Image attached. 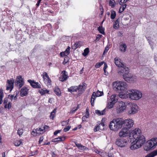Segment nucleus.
Returning a JSON list of instances; mask_svg holds the SVG:
<instances>
[{
  "label": "nucleus",
  "instance_id": "aec40b11",
  "mask_svg": "<svg viewBox=\"0 0 157 157\" xmlns=\"http://www.w3.org/2000/svg\"><path fill=\"white\" fill-rule=\"evenodd\" d=\"M118 96L115 94H113L111 96L109 100L115 103L118 101Z\"/></svg>",
  "mask_w": 157,
  "mask_h": 157
},
{
  "label": "nucleus",
  "instance_id": "774afa93",
  "mask_svg": "<svg viewBox=\"0 0 157 157\" xmlns=\"http://www.w3.org/2000/svg\"><path fill=\"white\" fill-rule=\"evenodd\" d=\"M108 66L106 63H104L103 70H105L107 68Z\"/></svg>",
  "mask_w": 157,
  "mask_h": 157
},
{
  "label": "nucleus",
  "instance_id": "49530a36",
  "mask_svg": "<svg viewBox=\"0 0 157 157\" xmlns=\"http://www.w3.org/2000/svg\"><path fill=\"white\" fill-rule=\"evenodd\" d=\"M79 108V106L78 105L76 108H74L72 109V110L71 111V113H74Z\"/></svg>",
  "mask_w": 157,
  "mask_h": 157
},
{
  "label": "nucleus",
  "instance_id": "bf43d9fd",
  "mask_svg": "<svg viewBox=\"0 0 157 157\" xmlns=\"http://www.w3.org/2000/svg\"><path fill=\"white\" fill-rule=\"evenodd\" d=\"M101 36H102L101 35H99V34L96 37V40H99Z\"/></svg>",
  "mask_w": 157,
  "mask_h": 157
},
{
  "label": "nucleus",
  "instance_id": "423d86ee",
  "mask_svg": "<svg viewBox=\"0 0 157 157\" xmlns=\"http://www.w3.org/2000/svg\"><path fill=\"white\" fill-rule=\"evenodd\" d=\"M157 145V138H153L145 143L144 149L146 151H148L154 149Z\"/></svg>",
  "mask_w": 157,
  "mask_h": 157
},
{
  "label": "nucleus",
  "instance_id": "3c124183",
  "mask_svg": "<svg viewBox=\"0 0 157 157\" xmlns=\"http://www.w3.org/2000/svg\"><path fill=\"white\" fill-rule=\"evenodd\" d=\"M108 155L109 157H114V155L111 152H109Z\"/></svg>",
  "mask_w": 157,
  "mask_h": 157
},
{
  "label": "nucleus",
  "instance_id": "7c9ffc66",
  "mask_svg": "<svg viewBox=\"0 0 157 157\" xmlns=\"http://www.w3.org/2000/svg\"><path fill=\"white\" fill-rule=\"evenodd\" d=\"M116 5V2L114 0H110L109 2V5L111 8H114Z\"/></svg>",
  "mask_w": 157,
  "mask_h": 157
},
{
  "label": "nucleus",
  "instance_id": "dca6fc26",
  "mask_svg": "<svg viewBox=\"0 0 157 157\" xmlns=\"http://www.w3.org/2000/svg\"><path fill=\"white\" fill-rule=\"evenodd\" d=\"M28 82L30 84V85L33 88H41V85L38 82H35L34 80H32L29 79L28 80Z\"/></svg>",
  "mask_w": 157,
  "mask_h": 157
},
{
  "label": "nucleus",
  "instance_id": "c756f323",
  "mask_svg": "<svg viewBox=\"0 0 157 157\" xmlns=\"http://www.w3.org/2000/svg\"><path fill=\"white\" fill-rule=\"evenodd\" d=\"M56 109H54L53 111L51 113L50 117L51 119L53 120L55 116L56 113Z\"/></svg>",
  "mask_w": 157,
  "mask_h": 157
},
{
  "label": "nucleus",
  "instance_id": "864d4df0",
  "mask_svg": "<svg viewBox=\"0 0 157 157\" xmlns=\"http://www.w3.org/2000/svg\"><path fill=\"white\" fill-rule=\"evenodd\" d=\"M99 128H98V127L97 125L96 126H95L94 128V130L95 132H97L99 130Z\"/></svg>",
  "mask_w": 157,
  "mask_h": 157
},
{
  "label": "nucleus",
  "instance_id": "7ed1b4c3",
  "mask_svg": "<svg viewBox=\"0 0 157 157\" xmlns=\"http://www.w3.org/2000/svg\"><path fill=\"white\" fill-rule=\"evenodd\" d=\"M122 118H117L111 121L109 125L110 129L112 131H117L122 127Z\"/></svg>",
  "mask_w": 157,
  "mask_h": 157
},
{
  "label": "nucleus",
  "instance_id": "5701e85b",
  "mask_svg": "<svg viewBox=\"0 0 157 157\" xmlns=\"http://www.w3.org/2000/svg\"><path fill=\"white\" fill-rule=\"evenodd\" d=\"M127 46L125 44L123 43L120 45L119 48L120 51L123 52H124L126 51Z\"/></svg>",
  "mask_w": 157,
  "mask_h": 157
},
{
  "label": "nucleus",
  "instance_id": "9d476101",
  "mask_svg": "<svg viewBox=\"0 0 157 157\" xmlns=\"http://www.w3.org/2000/svg\"><path fill=\"white\" fill-rule=\"evenodd\" d=\"M125 103L122 101H119L118 104L116 108V110L117 113L122 112L126 108Z\"/></svg>",
  "mask_w": 157,
  "mask_h": 157
},
{
  "label": "nucleus",
  "instance_id": "4c0bfd02",
  "mask_svg": "<svg viewBox=\"0 0 157 157\" xmlns=\"http://www.w3.org/2000/svg\"><path fill=\"white\" fill-rule=\"evenodd\" d=\"M98 128H99L100 130H103L104 129V126H105V124L103 123H101L99 124L98 125Z\"/></svg>",
  "mask_w": 157,
  "mask_h": 157
},
{
  "label": "nucleus",
  "instance_id": "a18cd8bd",
  "mask_svg": "<svg viewBox=\"0 0 157 157\" xmlns=\"http://www.w3.org/2000/svg\"><path fill=\"white\" fill-rule=\"evenodd\" d=\"M80 45V44L79 42H76L75 44V48H73V47L72 48L74 49H75L76 48H78Z\"/></svg>",
  "mask_w": 157,
  "mask_h": 157
},
{
  "label": "nucleus",
  "instance_id": "338daca9",
  "mask_svg": "<svg viewBox=\"0 0 157 157\" xmlns=\"http://www.w3.org/2000/svg\"><path fill=\"white\" fill-rule=\"evenodd\" d=\"M49 127L47 125H45V126H44L43 127V128H44V131H45L46 129H47L49 128Z\"/></svg>",
  "mask_w": 157,
  "mask_h": 157
},
{
  "label": "nucleus",
  "instance_id": "1a4fd4ad",
  "mask_svg": "<svg viewBox=\"0 0 157 157\" xmlns=\"http://www.w3.org/2000/svg\"><path fill=\"white\" fill-rule=\"evenodd\" d=\"M123 122L122 126L125 128L129 129L131 128L134 124L133 121L130 119H128L124 120L122 119Z\"/></svg>",
  "mask_w": 157,
  "mask_h": 157
},
{
  "label": "nucleus",
  "instance_id": "20e7f679",
  "mask_svg": "<svg viewBox=\"0 0 157 157\" xmlns=\"http://www.w3.org/2000/svg\"><path fill=\"white\" fill-rule=\"evenodd\" d=\"M120 75H123V78L125 81L128 82H131L134 81L136 78L132 75L129 73V69L127 67H125L123 69L122 72L118 73Z\"/></svg>",
  "mask_w": 157,
  "mask_h": 157
},
{
  "label": "nucleus",
  "instance_id": "e433bc0d",
  "mask_svg": "<svg viewBox=\"0 0 157 157\" xmlns=\"http://www.w3.org/2000/svg\"><path fill=\"white\" fill-rule=\"evenodd\" d=\"M70 48V47L69 46H68L66 49L65 51L64 52L65 53L66 56H67L69 54Z\"/></svg>",
  "mask_w": 157,
  "mask_h": 157
},
{
  "label": "nucleus",
  "instance_id": "c9c22d12",
  "mask_svg": "<svg viewBox=\"0 0 157 157\" xmlns=\"http://www.w3.org/2000/svg\"><path fill=\"white\" fill-rule=\"evenodd\" d=\"M116 13L115 11L113 10H111V19H114L116 16Z\"/></svg>",
  "mask_w": 157,
  "mask_h": 157
},
{
  "label": "nucleus",
  "instance_id": "f704fd0d",
  "mask_svg": "<svg viewBox=\"0 0 157 157\" xmlns=\"http://www.w3.org/2000/svg\"><path fill=\"white\" fill-rule=\"evenodd\" d=\"M98 31H99L100 33H101L102 34H105V32H104L105 29H104V28L102 27V26H99V27H98Z\"/></svg>",
  "mask_w": 157,
  "mask_h": 157
},
{
  "label": "nucleus",
  "instance_id": "603ef678",
  "mask_svg": "<svg viewBox=\"0 0 157 157\" xmlns=\"http://www.w3.org/2000/svg\"><path fill=\"white\" fill-rule=\"evenodd\" d=\"M35 131H36V133L37 134V135H39L41 134H42V133H41V132H40L37 128L36 129H35Z\"/></svg>",
  "mask_w": 157,
  "mask_h": 157
},
{
  "label": "nucleus",
  "instance_id": "79ce46f5",
  "mask_svg": "<svg viewBox=\"0 0 157 157\" xmlns=\"http://www.w3.org/2000/svg\"><path fill=\"white\" fill-rule=\"evenodd\" d=\"M17 133L19 136H21L23 133V129L21 128L19 129L17 131Z\"/></svg>",
  "mask_w": 157,
  "mask_h": 157
},
{
  "label": "nucleus",
  "instance_id": "13d9d810",
  "mask_svg": "<svg viewBox=\"0 0 157 157\" xmlns=\"http://www.w3.org/2000/svg\"><path fill=\"white\" fill-rule=\"evenodd\" d=\"M44 139V138L43 136H41L40 137L39 141V142L40 144L42 142Z\"/></svg>",
  "mask_w": 157,
  "mask_h": 157
},
{
  "label": "nucleus",
  "instance_id": "4be33fe9",
  "mask_svg": "<svg viewBox=\"0 0 157 157\" xmlns=\"http://www.w3.org/2000/svg\"><path fill=\"white\" fill-rule=\"evenodd\" d=\"M55 94L58 96H60L61 94L60 90L58 86L55 87L53 89Z\"/></svg>",
  "mask_w": 157,
  "mask_h": 157
},
{
  "label": "nucleus",
  "instance_id": "f8f14e48",
  "mask_svg": "<svg viewBox=\"0 0 157 157\" xmlns=\"http://www.w3.org/2000/svg\"><path fill=\"white\" fill-rule=\"evenodd\" d=\"M131 134L130 133L128 129L124 128H122L119 133V136L120 137H126L127 136L130 137ZM129 137V139L130 138Z\"/></svg>",
  "mask_w": 157,
  "mask_h": 157
},
{
  "label": "nucleus",
  "instance_id": "6ab92c4d",
  "mask_svg": "<svg viewBox=\"0 0 157 157\" xmlns=\"http://www.w3.org/2000/svg\"><path fill=\"white\" fill-rule=\"evenodd\" d=\"M29 89L27 87L24 86L20 90V95L22 97L26 96L28 93Z\"/></svg>",
  "mask_w": 157,
  "mask_h": 157
},
{
  "label": "nucleus",
  "instance_id": "37998d69",
  "mask_svg": "<svg viewBox=\"0 0 157 157\" xmlns=\"http://www.w3.org/2000/svg\"><path fill=\"white\" fill-rule=\"evenodd\" d=\"M69 58L68 57L65 56L64 58V61L63 62V64H65L68 61Z\"/></svg>",
  "mask_w": 157,
  "mask_h": 157
},
{
  "label": "nucleus",
  "instance_id": "4d7b16f0",
  "mask_svg": "<svg viewBox=\"0 0 157 157\" xmlns=\"http://www.w3.org/2000/svg\"><path fill=\"white\" fill-rule=\"evenodd\" d=\"M109 49V47H106L105 48L103 53V55H105V53H107Z\"/></svg>",
  "mask_w": 157,
  "mask_h": 157
},
{
  "label": "nucleus",
  "instance_id": "0e129e2a",
  "mask_svg": "<svg viewBox=\"0 0 157 157\" xmlns=\"http://www.w3.org/2000/svg\"><path fill=\"white\" fill-rule=\"evenodd\" d=\"M38 129L40 132H41V133H42L45 132L44 130V128H37Z\"/></svg>",
  "mask_w": 157,
  "mask_h": 157
},
{
  "label": "nucleus",
  "instance_id": "bb28decb",
  "mask_svg": "<svg viewBox=\"0 0 157 157\" xmlns=\"http://www.w3.org/2000/svg\"><path fill=\"white\" fill-rule=\"evenodd\" d=\"M120 21L119 18L117 19L114 22L113 25V28L116 29H117L119 27V22Z\"/></svg>",
  "mask_w": 157,
  "mask_h": 157
},
{
  "label": "nucleus",
  "instance_id": "ea45409f",
  "mask_svg": "<svg viewBox=\"0 0 157 157\" xmlns=\"http://www.w3.org/2000/svg\"><path fill=\"white\" fill-rule=\"evenodd\" d=\"M89 49L88 48H86L84 50V53H83V55L84 56H86L87 55L89 52Z\"/></svg>",
  "mask_w": 157,
  "mask_h": 157
},
{
  "label": "nucleus",
  "instance_id": "0eeeda50",
  "mask_svg": "<svg viewBox=\"0 0 157 157\" xmlns=\"http://www.w3.org/2000/svg\"><path fill=\"white\" fill-rule=\"evenodd\" d=\"M129 98L132 100H138L142 97L141 91L136 90H128Z\"/></svg>",
  "mask_w": 157,
  "mask_h": 157
},
{
  "label": "nucleus",
  "instance_id": "c03bdc74",
  "mask_svg": "<svg viewBox=\"0 0 157 157\" xmlns=\"http://www.w3.org/2000/svg\"><path fill=\"white\" fill-rule=\"evenodd\" d=\"M42 76L43 79L46 78H49V76L48 75L47 73L45 72H44L43 73Z\"/></svg>",
  "mask_w": 157,
  "mask_h": 157
},
{
  "label": "nucleus",
  "instance_id": "39448f33",
  "mask_svg": "<svg viewBox=\"0 0 157 157\" xmlns=\"http://www.w3.org/2000/svg\"><path fill=\"white\" fill-rule=\"evenodd\" d=\"M114 89L117 90L119 93L125 91L127 89L128 86L126 82L122 81H117L113 84Z\"/></svg>",
  "mask_w": 157,
  "mask_h": 157
},
{
  "label": "nucleus",
  "instance_id": "680f3d73",
  "mask_svg": "<svg viewBox=\"0 0 157 157\" xmlns=\"http://www.w3.org/2000/svg\"><path fill=\"white\" fill-rule=\"evenodd\" d=\"M61 131V130L56 131L54 133V135H56L58 133H59Z\"/></svg>",
  "mask_w": 157,
  "mask_h": 157
},
{
  "label": "nucleus",
  "instance_id": "2f4dec72",
  "mask_svg": "<svg viewBox=\"0 0 157 157\" xmlns=\"http://www.w3.org/2000/svg\"><path fill=\"white\" fill-rule=\"evenodd\" d=\"M22 143L21 140H16L14 141V144L16 146H19Z\"/></svg>",
  "mask_w": 157,
  "mask_h": 157
},
{
  "label": "nucleus",
  "instance_id": "f3484780",
  "mask_svg": "<svg viewBox=\"0 0 157 157\" xmlns=\"http://www.w3.org/2000/svg\"><path fill=\"white\" fill-rule=\"evenodd\" d=\"M24 83L23 79L21 76H18L17 78L16 85L19 88L22 87Z\"/></svg>",
  "mask_w": 157,
  "mask_h": 157
},
{
  "label": "nucleus",
  "instance_id": "f257e3e1",
  "mask_svg": "<svg viewBox=\"0 0 157 157\" xmlns=\"http://www.w3.org/2000/svg\"><path fill=\"white\" fill-rule=\"evenodd\" d=\"M141 131L139 128H136L132 132L130 137V141H128L133 143L136 142L142 146L146 141L145 138L141 133Z\"/></svg>",
  "mask_w": 157,
  "mask_h": 157
},
{
  "label": "nucleus",
  "instance_id": "8fccbe9b",
  "mask_svg": "<svg viewBox=\"0 0 157 157\" xmlns=\"http://www.w3.org/2000/svg\"><path fill=\"white\" fill-rule=\"evenodd\" d=\"M87 149V148L86 147L82 145L79 149L83 150H85Z\"/></svg>",
  "mask_w": 157,
  "mask_h": 157
},
{
  "label": "nucleus",
  "instance_id": "c85d7f7f",
  "mask_svg": "<svg viewBox=\"0 0 157 157\" xmlns=\"http://www.w3.org/2000/svg\"><path fill=\"white\" fill-rule=\"evenodd\" d=\"M115 104V103L113 102H112L111 101L108 100L106 107L109 109H111L113 107Z\"/></svg>",
  "mask_w": 157,
  "mask_h": 157
},
{
  "label": "nucleus",
  "instance_id": "412c9836",
  "mask_svg": "<svg viewBox=\"0 0 157 157\" xmlns=\"http://www.w3.org/2000/svg\"><path fill=\"white\" fill-rule=\"evenodd\" d=\"M131 143L132 144H133L131 145L130 147V148L132 150H134L137 149L141 147V145L137 144V142H134L133 143Z\"/></svg>",
  "mask_w": 157,
  "mask_h": 157
},
{
  "label": "nucleus",
  "instance_id": "4468645a",
  "mask_svg": "<svg viewBox=\"0 0 157 157\" xmlns=\"http://www.w3.org/2000/svg\"><path fill=\"white\" fill-rule=\"evenodd\" d=\"M127 143V140L124 139H117L116 141V144L121 147H124Z\"/></svg>",
  "mask_w": 157,
  "mask_h": 157
},
{
  "label": "nucleus",
  "instance_id": "72a5a7b5",
  "mask_svg": "<svg viewBox=\"0 0 157 157\" xmlns=\"http://www.w3.org/2000/svg\"><path fill=\"white\" fill-rule=\"evenodd\" d=\"M43 79L44 82L47 85H51V80L49 78H44Z\"/></svg>",
  "mask_w": 157,
  "mask_h": 157
},
{
  "label": "nucleus",
  "instance_id": "9b49d317",
  "mask_svg": "<svg viewBox=\"0 0 157 157\" xmlns=\"http://www.w3.org/2000/svg\"><path fill=\"white\" fill-rule=\"evenodd\" d=\"M103 94V93L101 91L98 90L96 93L94 92L92 95L90 102L91 105L92 106H94V102L96 98L99 96H101Z\"/></svg>",
  "mask_w": 157,
  "mask_h": 157
},
{
  "label": "nucleus",
  "instance_id": "6e6d98bb",
  "mask_svg": "<svg viewBox=\"0 0 157 157\" xmlns=\"http://www.w3.org/2000/svg\"><path fill=\"white\" fill-rule=\"evenodd\" d=\"M32 135L34 136H37V133H36V131L33 130L32 132Z\"/></svg>",
  "mask_w": 157,
  "mask_h": 157
},
{
  "label": "nucleus",
  "instance_id": "ddd939ff",
  "mask_svg": "<svg viewBox=\"0 0 157 157\" xmlns=\"http://www.w3.org/2000/svg\"><path fill=\"white\" fill-rule=\"evenodd\" d=\"M14 82V80L13 78H11L9 79H8L6 81V90H10V91L12 90L13 88Z\"/></svg>",
  "mask_w": 157,
  "mask_h": 157
},
{
  "label": "nucleus",
  "instance_id": "09e8293b",
  "mask_svg": "<svg viewBox=\"0 0 157 157\" xmlns=\"http://www.w3.org/2000/svg\"><path fill=\"white\" fill-rule=\"evenodd\" d=\"M71 126H67V127L63 129V131L64 132H66L68 131H69L71 128Z\"/></svg>",
  "mask_w": 157,
  "mask_h": 157
},
{
  "label": "nucleus",
  "instance_id": "b1692460",
  "mask_svg": "<svg viewBox=\"0 0 157 157\" xmlns=\"http://www.w3.org/2000/svg\"><path fill=\"white\" fill-rule=\"evenodd\" d=\"M65 139V137L63 136H60L58 138H56L52 140V141L54 142H58L59 141H63Z\"/></svg>",
  "mask_w": 157,
  "mask_h": 157
},
{
  "label": "nucleus",
  "instance_id": "f03ea898",
  "mask_svg": "<svg viewBox=\"0 0 157 157\" xmlns=\"http://www.w3.org/2000/svg\"><path fill=\"white\" fill-rule=\"evenodd\" d=\"M86 88V84L82 83V85L80 84L78 86H72L68 88V91L71 94L75 92H78L77 96L80 95Z\"/></svg>",
  "mask_w": 157,
  "mask_h": 157
},
{
  "label": "nucleus",
  "instance_id": "de8ad7c7",
  "mask_svg": "<svg viewBox=\"0 0 157 157\" xmlns=\"http://www.w3.org/2000/svg\"><path fill=\"white\" fill-rule=\"evenodd\" d=\"M4 107L6 108L9 109L11 107V104L9 102L8 104L5 105Z\"/></svg>",
  "mask_w": 157,
  "mask_h": 157
},
{
  "label": "nucleus",
  "instance_id": "a211bd4d",
  "mask_svg": "<svg viewBox=\"0 0 157 157\" xmlns=\"http://www.w3.org/2000/svg\"><path fill=\"white\" fill-rule=\"evenodd\" d=\"M62 75L59 78V80L61 82H64L67 80L68 77L67 73L65 71H62Z\"/></svg>",
  "mask_w": 157,
  "mask_h": 157
},
{
  "label": "nucleus",
  "instance_id": "473e14b6",
  "mask_svg": "<svg viewBox=\"0 0 157 157\" xmlns=\"http://www.w3.org/2000/svg\"><path fill=\"white\" fill-rule=\"evenodd\" d=\"M126 4H124L122 6L120 7L119 10V13H121L126 8Z\"/></svg>",
  "mask_w": 157,
  "mask_h": 157
},
{
  "label": "nucleus",
  "instance_id": "a19ab883",
  "mask_svg": "<svg viewBox=\"0 0 157 157\" xmlns=\"http://www.w3.org/2000/svg\"><path fill=\"white\" fill-rule=\"evenodd\" d=\"M104 63V62H101L100 63H97L95 65V67L97 68H99Z\"/></svg>",
  "mask_w": 157,
  "mask_h": 157
},
{
  "label": "nucleus",
  "instance_id": "e2e57ef3",
  "mask_svg": "<svg viewBox=\"0 0 157 157\" xmlns=\"http://www.w3.org/2000/svg\"><path fill=\"white\" fill-rule=\"evenodd\" d=\"M11 98L12 99H13L14 100H16L17 99V94L15 96H14L13 95H12L11 96Z\"/></svg>",
  "mask_w": 157,
  "mask_h": 157
},
{
  "label": "nucleus",
  "instance_id": "a878e982",
  "mask_svg": "<svg viewBox=\"0 0 157 157\" xmlns=\"http://www.w3.org/2000/svg\"><path fill=\"white\" fill-rule=\"evenodd\" d=\"M157 155V149L153 151L151 153L147 154L145 157H154Z\"/></svg>",
  "mask_w": 157,
  "mask_h": 157
},
{
  "label": "nucleus",
  "instance_id": "393cba45",
  "mask_svg": "<svg viewBox=\"0 0 157 157\" xmlns=\"http://www.w3.org/2000/svg\"><path fill=\"white\" fill-rule=\"evenodd\" d=\"M128 90L126 93H124V92L122 93H120V94L119 95V96L121 98H126L128 97H129L128 93Z\"/></svg>",
  "mask_w": 157,
  "mask_h": 157
},
{
  "label": "nucleus",
  "instance_id": "6e6552de",
  "mask_svg": "<svg viewBox=\"0 0 157 157\" xmlns=\"http://www.w3.org/2000/svg\"><path fill=\"white\" fill-rule=\"evenodd\" d=\"M114 63L116 65L119 67L117 70L118 73L122 72L123 69L125 67H127L125 65L121 62V60L118 57H116L115 58Z\"/></svg>",
  "mask_w": 157,
  "mask_h": 157
},
{
  "label": "nucleus",
  "instance_id": "2eb2a0df",
  "mask_svg": "<svg viewBox=\"0 0 157 157\" xmlns=\"http://www.w3.org/2000/svg\"><path fill=\"white\" fill-rule=\"evenodd\" d=\"M130 109L128 112V114H134L138 111V106L135 104H132L130 105Z\"/></svg>",
  "mask_w": 157,
  "mask_h": 157
},
{
  "label": "nucleus",
  "instance_id": "58836bf2",
  "mask_svg": "<svg viewBox=\"0 0 157 157\" xmlns=\"http://www.w3.org/2000/svg\"><path fill=\"white\" fill-rule=\"evenodd\" d=\"M3 97V94L2 90H0V104L2 103V98Z\"/></svg>",
  "mask_w": 157,
  "mask_h": 157
},
{
  "label": "nucleus",
  "instance_id": "052dcab7",
  "mask_svg": "<svg viewBox=\"0 0 157 157\" xmlns=\"http://www.w3.org/2000/svg\"><path fill=\"white\" fill-rule=\"evenodd\" d=\"M75 144L76 146L78 148L80 149L82 144H80L76 143H75Z\"/></svg>",
  "mask_w": 157,
  "mask_h": 157
},
{
  "label": "nucleus",
  "instance_id": "cd10ccee",
  "mask_svg": "<svg viewBox=\"0 0 157 157\" xmlns=\"http://www.w3.org/2000/svg\"><path fill=\"white\" fill-rule=\"evenodd\" d=\"M49 91L47 90L46 89H41L39 90V92L42 95L45 94H48Z\"/></svg>",
  "mask_w": 157,
  "mask_h": 157
},
{
  "label": "nucleus",
  "instance_id": "5fc2aeb1",
  "mask_svg": "<svg viewBox=\"0 0 157 157\" xmlns=\"http://www.w3.org/2000/svg\"><path fill=\"white\" fill-rule=\"evenodd\" d=\"M95 113L96 114L100 116L101 115V111L99 110H96Z\"/></svg>",
  "mask_w": 157,
  "mask_h": 157
},
{
  "label": "nucleus",
  "instance_id": "69168bd1",
  "mask_svg": "<svg viewBox=\"0 0 157 157\" xmlns=\"http://www.w3.org/2000/svg\"><path fill=\"white\" fill-rule=\"evenodd\" d=\"M60 55L61 57L65 56V54L64 52H62L60 53Z\"/></svg>",
  "mask_w": 157,
  "mask_h": 157
}]
</instances>
